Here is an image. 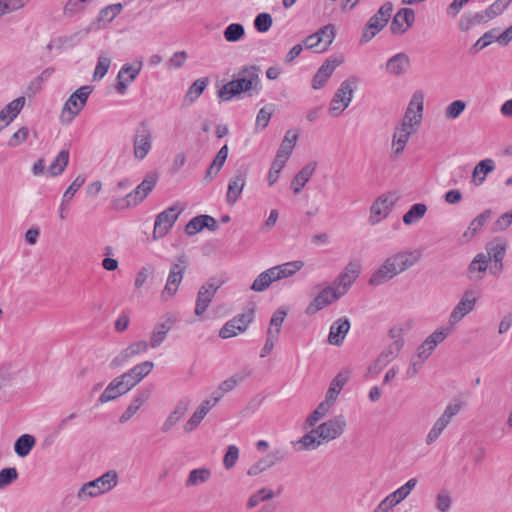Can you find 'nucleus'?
<instances>
[{
  "label": "nucleus",
  "instance_id": "nucleus-36",
  "mask_svg": "<svg viewBox=\"0 0 512 512\" xmlns=\"http://www.w3.org/2000/svg\"><path fill=\"white\" fill-rule=\"evenodd\" d=\"M173 323L174 321L168 318L167 321L159 323L155 326L150 336L149 346L151 348H157L165 341L167 334L172 328Z\"/></svg>",
  "mask_w": 512,
  "mask_h": 512
},
{
  "label": "nucleus",
  "instance_id": "nucleus-14",
  "mask_svg": "<svg viewBox=\"0 0 512 512\" xmlns=\"http://www.w3.org/2000/svg\"><path fill=\"white\" fill-rule=\"evenodd\" d=\"M253 320V312L239 314L227 321L219 331V337L228 339L237 335V332H244Z\"/></svg>",
  "mask_w": 512,
  "mask_h": 512
},
{
  "label": "nucleus",
  "instance_id": "nucleus-49",
  "mask_svg": "<svg viewBox=\"0 0 512 512\" xmlns=\"http://www.w3.org/2000/svg\"><path fill=\"white\" fill-rule=\"evenodd\" d=\"M274 112L275 104L273 103L266 104L264 107H262L256 116L255 130L257 131L258 129H265L268 126Z\"/></svg>",
  "mask_w": 512,
  "mask_h": 512
},
{
  "label": "nucleus",
  "instance_id": "nucleus-20",
  "mask_svg": "<svg viewBox=\"0 0 512 512\" xmlns=\"http://www.w3.org/2000/svg\"><path fill=\"white\" fill-rule=\"evenodd\" d=\"M154 368L152 361H144L132 367L127 372L119 376V379H123L124 382L128 383L130 390L134 388L142 379H144Z\"/></svg>",
  "mask_w": 512,
  "mask_h": 512
},
{
  "label": "nucleus",
  "instance_id": "nucleus-43",
  "mask_svg": "<svg viewBox=\"0 0 512 512\" xmlns=\"http://www.w3.org/2000/svg\"><path fill=\"white\" fill-rule=\"evenodd\" d=\"M69 162V151L66 149L61 150L55 159L52 161L47 169L50 176L55 177L65 170Z\"/></svg>",
  "mask_w": 512,
  "mask_h": 512
},
{
  "label": "nucleus",
  "instance_id": "nucleus-64",
  "mask_svg": "<svg viewBox=\"0 0 512 512\" xmlns=\"http://www.w3.org/2000/svg\"><path fill=\"white\" fill-rule=\"evenodd\" d=\"M289 456V453L286 449L283 448H277L268 453L265 456L266 462L269 464L270 467L281 463L285 461Z\"/></svg>",
  "mask_w": 512,
  "mask_h": 512
},
{
  "label": "nucleus",
  "instance_id": "nucleus-60",
  "mask_svg": "<svg viewBox=\"0 0 512 512\" xmlns=\"http://www.w3.org/2000/svg\"><path fill=\"white\" fill-rule=\"evenodd\" d=\"M287 161L281 155H276L268 173V184L272 186L279 178V174Z\"/></svg>",
  "mask_w": 512,
  "mask_h": 512
},
{
  "label": "nucleus",
  "instance_id": "nucleus-62",
  "mask_svg": "<svg viewBox=\"0 0 512 512\" xmlns=\"http://www.w3.org/2000/svg\"><path fill=\"white\" fill-rule=\"evenodd\" d=\"M19 474L15 467H7L0 470V489H4L17 480Z\"/></svg>",
  "mask_w": 512,
  "mask_h": 512
},
{
  "label": "nucleus",
  "instance_id": "nucleus-5",
  "mask_svg": "<svg viewBox=\"0 0 512 512\" xmlns=\"http://www.w3.org/2000/svg\"><path fill=\"white\" fill-rule=\"evenodd\" d=\"M393 12V5L391 2H385L379 10L368 20L365 28L363 29L360 43H368L374 38L388 23Z\"/></svg>",
  "mask_w": 512,
  "mask_h": 512
},
{
  "label": "nucleus",
  "instance_id": "nucleus-37",
  "mask_svg": "<svg viewBox=\"0 0 512 512\" xmlns=\"http://www.w3.org/2000/svg\"><path fill=\"white\" fill-rule=\"evenodd\" d=\"M149 392L139 391L119 418L120 423H125L133 417L140 407L148 400Z\"/></svg>",
  "mask_w": 512,
  "mask_h": 512
},
{
  "label": "nucleus",
  "instance_id": "nucleus-30",
  "mask_svg": "<svg viewBox=\"0 0 512 512\" xmlns=\"http://www.w3.org/2000/svg\"><path fill=\"white\" fill-rule=\"evenodd\" d=\"M488 259L484 253L477 254L468 266L467 275L470 280H481L488 268Z\"/></svg>",
  "mask_w": 512,
  "mask_h": 512
},
{
  "label": "nucleus",
  "instance_id": "nucleus-44",
  "mask_svg": "<svg viewBox=\"0 0 512 512\" xmlns=\"http://www.w3.org/2000/svg\"><path fill=\"white\" fill-rule=\"evenodd\" d=\"M276 282V278L274 276V272L269 268L263 272H261L256 279L253 281L252 285L250 286V289L255 292H263L269 286Z\"/></svg>",
  "mask_w": 512,
  "mask_h": 512
},
{
  "label": "nucleus",
  "instance_id": "nucleus-32",
  "mask_svg": "<svg viewBox=\"0 0 512 512\" xmlns=\"http://www.w3.org/2000/svg\"><path fill=\"white\" fill-rule=\"evenodd\" d=\"M212 408V400H204L190 419L185 423L184 431L186 433L194 431Z\"/></svg>",
  "mask_w": 512,
  "mask_h": 512
},
{
  "label": "nucleus",
  "instance_id": "nucleus-51",
  "mask_svg": "<svg viewBox=\"0 0 512 512\" xmlns=\"http://www.w3.org/2000/svg\"><path fill=\"white\" fill-rule=\"evenodd\" d=\"M211 476V471L207 468H198L190 471L189 476L186 480V486H197L205 483Z\"/></svg>",
  "mask_w": 512,
  "mask_h": 512
},
{
  "label": "nucleus",
  "instance_id": "nucleus-48",
  "mask_svg": "<svg viewBox=\"0 0 512 512\" xmlns=\"http://www.w3.org/2000/svg\"><path fill=\"white\" fill-rule=\"evenodd\" d=\"M347 380V376L343 375L342 373L338 374L331 382L330 387L326 393L325 400L333 405Z\"/></svg>",
  "mask_w": 512,
  "mask_h": 512
},
{
  "label": "nucleus",
  "instance_id": "nucleus-19",
  "mask_svg": "<svg viewBox=\"0 0 512 512\" xmlns=\"http://www.w3.org/2000/svg\"><path fill=\"white\" fill-rule=\"evenodd\" d=\"M142 69V62L131 64H124L117 75L116 90L119 94H124L128 86L137 78Z\"/></svg>",
  "mask_w": 512,
  "mask_h": 512
},
{
  "label": "nucleus",
  "instance_id": "nucleus-38",
  "mask_svg": "<svg viewBox=\"0 0 512 512\" xmlns=\"http://www.w3.org/2000/svg\"><path fill=\"white\" fill-rule=\"evenodd\" d=\"M417 483L418 480L416 478H411L404 485L390 493L386 498L393 506H396L408 497L411 491L416 487Z\"/></svg>",
  "mask_w": 512,
  "mask_h": 512
},
{
  "label": "nucleus",
  "instance_id": "nucleus-41",
  "mask_svg": "<svg viewBox=\"0 0 512 512\" xmlns=\"http://www.w3.org/2000/svg\"><path fill=\"white\" fill-rule=\"evenodd\" d=\"M448 426V407L444 410L441 417L434 423L432 428L430 429L427 437L426 444L431 445L438 440L440 435Z\"/></svg>",
  "mask_w": 512,
  "mask_h": 512
},
{
  "label": "nucleus",
  "instance_id": "nucleus-54",
  "mask_svg": "<svg viewBox=\"0 0 512 512\" xmlns=\"http://www.w3.org/2000/svg\"><path fill=\"white\" fill-rule=\"evenodd\" d=\"M207 85V78H200L194 81L185 95V100L191 103L194 102L204 92Z\"/></svg>",
  "mask_w": 512,
  "mask_h": 512
},
{
  "label": "nucleus",
  "instance_id": "nucleus-10",
  "mask_svg": "<svg viewBox=\"0 0 512 512\" xmlns=\"http://www.w3.org/2000/svg\"><path fill=\"white\" fill-rule=\"evenodd\" d=\"M345 294V290L337 288L333 283L323 288L305 309L307 315H314L325 307L336 302Z\"/></svg>",
  "mask_w": 512,
  "mask_h": 512
},
{
  "label": "nucleus",
  "instance_id": "nucleus-12",
  "mask_svg": "<svg viewBox=\"0 0 512 512\" xmlns=\"http://www.w3.org/2000/svg\"><path fill=\"white\" fill-rule=\"evenodd\" d=\"M222 283L216 281V279L211 278L205 284H203L196 297L195 302V314L197 316H201L209 307L212 302L216 292L220 289Z\"/></svg>",
  "mask_w": 512,
  "mask_h": 512
},
{
  "label": "nucleus",
  "instance_id": "nucleus-35",
  "mask_svg": "<svg viewBox=\"0 0 512 512\" xmlns=\"http://www.w3.org/2000/svg\"><path fill=\"white\" fill-rule=\"evenodd\" d=\"M304 267V262L295 260L271 267L276 281L293 276Z\"/></svg>",
  "mask_w": 512,
  "mask_h": 512
},
{
  "label": "nucleus",
  "instance_id": "nucleus-47",
  "mask_svg": "<svg viewBox=\"0 0 512 512\" xmlns=\"http://www.w3.org/2000/svg\"><path fill=\"white\" fill-rule=\"evenodd\" d=\"M297 139L298 135L296 133L292 134V131H287L276 155H281L282 159L287 161L295 147Z\"/></svg>",
  "mask_w": 512,
  "mask_h": 512
},
{
  "label": "nucleus",
  "instance_id": "nucleus-26",
  "mask_svg": "<svg viewBox=\"0 0 512 512\" xmlns=\"http://www.w3.org/2000/svg\"><path fill=\"white\" fill-rule=\"evenodd\" d=\"M403 346L401 339L393 341L385 350H383L375 362L370 366V370L374 369L376 372L382 370L387 366L400 352Z\"/></svg>",
  "mask_w": 512,
  "mask_h": 512
},
{
  "label": "nucleus",
  "instance_id": "nucleus-53",
  "mask_svg": "<svg viewBox=\"0 0 512 512\" xmlns=\"http://www.w3.org/2000/svg\"><path fill=\"white\" fill-rule=\"evenodd\" d=\"M245 35V28L240 23H231L223 31V36L227 42H237Z\"/></svg>",
  "mask_w": 512,
  "mask_h": 512
},
{
  "label": "nucleus",
  "instance_id": "nucleus-27",
  "mask_svg": "<svg viewBox=\"0 0 512 512\" xmlns=\"http://www.w3.org/2000/svg\"><path fill=\"white\" fill-rule=\"evenodd\" d=\"M350 330V321L347 317L337 319L332 323L328 335V343L340 346Z\"/></svg>",
  "mask_w": 512,
  "mask_h": 512
},
{
  "label": "nucleus",
  "instance_id": "nucleus-59",
  "mask_svg": "<svg viewBox=\"0 0 512 512\" xmlns=\"http://www.w3.org/2000/svg\"><path fill=\"white\" fill-rule=\"evenodd\" d=\"M111 65V59L108 56L100 55L93 73V80H101L108 72Z\"/></svg>",
  "mask_w": 512,
  "mask_h": 512
},
{
  "label": "nucleus",
  "instance_id": "nucleus-11",
  "mask_svg": "<svg viewBox=\"0 0 512 512\" xmlns=\"http://www.w3.org/2000/svg\"><path fill=\"white\" fill-rule=\"evenodd\" d=\"M92 90V86L85 85L73 92L64 104L62 117H64L65 112H68L70 114L68 122L72 121L86 105Z\"/></svg>",
  "mask_w": 512,
  "mask_h": 512
},
{
  "label": "nucleus",
  "instance_id": "nucleus-45",
  "mask_svg": "<svg viewBox=\"0 0 512 512\" xmlns=\"http://www.w3.org/2000/svg\"><path fill=\"white\" fill-rule=\"evenodd\" d=\"M427 212V206L424 203H415L403 215L405 225H412L421 220Z\"/></svg>",
  "mask_w": 512,
  "mask_h": 512
},
{
  "label": "nucleus",
  "instance_id": "nucleus-13",
  "mask_svg": "<svg viewBox=\"0 0 512 512\" xmlns=\"http://www.w3.org/2000/svg\"><path fill=\"white\" fill-rule=\"evenodd\" d=\"M397 197L394 194L379 196L370 208L369 222L372 225L378 224L386 218L396 203Z\"/></svg>",
  "mask_w": 512,
  "mask_h": 512
},
{
  "label": "nucleus",
  "instance_id": "nucleus-8",
  "mask_svg": "<svg viewBox=\"0 0 512 512\" xmlns=\"http://www.w3.org/2000/svg\"><path fill=\"white\" fill-rule=\"evenodd\" d=\"M183 210L184 207L180 203H175L159 213L154 223L153 238L156 240L166 236Z\"/></svg>",
  "mask_w": 512,
  "mask_h": 512
},
{
  "label": "nucleus",
  "instance_id": "nucleus-61",
  "mask_svg": "<svg viewBox=\"0 0 512 512\" xmlns=\"http://www.w3.org/2000/svg\"><path fill=\"white\" fill-rule=\"evenodd\" d=\"M331 406L332 404H330L326 400L321 402L317 406V408L308 416L306 423L309 426H314L317 421H319L323 416L326 415Z\"/></svg>",
  "mask_w": 512,
  "mask_h": 512
},
{
  "label": "nucleus",
  "instance_id": "nucleus-16",
  "mask_svg": "<svg viewBox=\"0 0 512 512\" xmlns=\"http://www.w3.org/2000/svg\"><path fill=\"white\" fill-rule=\"evenodd\" d=\"M247 175L248 168L241 166L230 179L226 193V201L228 204L234 205L240 198L243 188L246 185Z\"/></svg>",
  "mask_w": 512,
  "mask_h": 512
},
{
  "label": "nucleus",
  "instance_id": "nucleus-42",
  "mask_svg": "<svg viewBox=\"0 0 512 512\" xmlns=\"http://www.w3.org/2000/svg\"><path fill=\"white\" fill-rule=\"evenodd\" d=\"M415 132L416 129L403 127L402 125L396 129L393 135V145L396 146L395 154L398 155L403 152L410 136Z\"/></svg>",
  "mask_w": 512,
  "mask_h": 512
},
{
  "label": "nucleus",
  "instance_id": "nucleus-40",
  "mask_svg": "<svg viewBox=\"0 0 512 512\" xmlns=\"http://www.w3.org/2000/svg\"><path fill=\"white\" fill-rule=\"evenodd\" d=\"M495 169V162L491 158H486L484 160H481L473 170V179L476 185H481L484 181L486 176L494 171Z\"/></svg>",
  "mask_w": 512,
  "mask_h": 512
},
{
  "label": "nucleus",
  "instance_id": "nucleus-2",
  "mask_svg": "<svg viewBox=\"0 0 512 512\" xmlns=\"http://www.w3.org/2000/svg\"><path fill=\"white\" fill-rule=\"evenodd\" d=\"M260 69L258 66L243 67L239 72V77L224 84L218 91V96L223 101H230L234 96H237L243 92L254 91L256 94L259 93Z\"/></svg>",
  "mask_w": 512,
  "mask_h": 512
},
{
  "label": "nucleus",
  "instance_id": "nucleus-52",
  "mask_svg": "<svg viewBox=\"0 0 512 512\" xmlns=\"http://www.w3.org/2000/svg\"><path fill=\"white\" fill-rule=\"evenodd\" d=\"M24 105L25 97L21 96L8 103L1 110V112H4L5 116H7V123H11L14 120V118L17 117V115L20 113Z\"/></svg>",
  "mask_w": 512,
  "mask_h": 512
},
{
  "label": "nucleus",
  "instance_id": "nucleus-22",
  "mask_svg": "<svg viewBox=\"0 0 512 512\" xmlns=\"http://www.w3.org/2000/svg\"><path fill=\"white\" fill-rule=\"evenodd\" d=\"M149 344L145 340L137 341L135 343L130 344L127 348L122 350L117 356L113 358L110 363V367L115 369L119 366H122L126 363L130 358L145 353L148 350Z\"/></svg>",
  "mask_w": 512,
  "mask_h": 512
},
{
  "label": "nucleus",
  "instance_id": "nucleus-17",
  "mask_svg": "<svg viewBox=\"0 0 512 512\" xmlns=\"http://www.w3.org/2000/svg\"><path fill=\"white\" fill-rule=\"evenodd\" d=\"M479 291L475 289H469L465 291L462 295L458 304L454 307L453 311L450 313V319L454 321H460L464 318L468 313H470L479 298Z\"/></svg>",
  "mask_w": 512,
  "mask_h": 512
},
{
  "label": "nucleus",
  "instance_id": "nucleus-21",
  "mask_svg": "<svg viewBox=\"0 0 512 512\" xmlns=\"http://www.w3.org/2000/svg\"><path fill=\"white\" fill-rule=\"evenodd\" d=\"M411 62L409 56L400 52L390 57L385 63L384 69L388 75L401 76L404 75L410 68Z\"/></svg>",
  "mask_w": 512,
  "mask_h": 512
},
{
  "label": "nucleus",
  "instance_id": "nucleus-39",
  "mask_svg": "<svg viewBox=\"0 0 512 512\" xmlns=\"http://www.w3.org/2000/svg\"><path fill=\"white\" fill-rule=\"evenodd\" d=\"M36 444V439L31 434H23L14 443V451L18 457L28 456Z\"/></svg>",
  "mask_w": 512,
  "mask_h": 512
},
{
  "label": "nucleus",
  "instance_id": "nucleus-58",
  "mask_svg": "<svg viewBox=\"0 0 512 512\" xmlns=\"http://www.w3.org/2000/svg\"><path fill=\"white\" fill-rule=\"evenodd\" d=\"M156 185V179L150 177L144 179L133 191L136 199L140 202L144 200Z\"/></svg>",
  "mask_w": 512,
  "mask_h": 512
},
{
  "label": "nucleus",
  "instance_id": "nucleus-56",
  "mask_svg": "<svg viewBox=\"0 0 512 512\" xmlns=\"http://www.w3.org/2000/svg\"><path fill=\"white\" fill-rule=\"evenodd\" d=\"M85 181H86V178L83 175H78L73 180V182L69 185V187L66 189V191L63 194L61 208H63V206L65 204H68L71 201V199L73 198L75 193L82 187V185L85 183Z\"/></svg>",
  "mask_w": 512,
  "mask_h": 512
},
{
  "label": "nucleus",
  "instance_id": "nucleus-9",
  "mask_svg": "<svg viewBox=\"0 0 512 512\" xmlns=\"http://www.w3.org/2000/svg\"><path fill=\"white\" fill-rule=\"evenodd\" d=\"M152 149V131L146 120L141 121L133 135V155L137 160H143Z\"/></svg>",
  "mask_w": 512,
  "mask_h": 512
},
{
  "label": "nucleus",
  "instance_id": "nucleus-18",
  "mask_svg": "<svg viewBox=\"0 0 512 512\" xmlns=\"http://www.w3.org/2000/svg\"><path fill=\"white\" fill-rule=\"evenodd\" d=\"M346 427L344 416L339 415L320 424L317 429L322 441L328 442L339 437Z\"/></svg>",
  "mask_w": 512,
  "mask_h": 512
},
{
  "label": "nucleus",
  "instance_id": "nucleus-3",
  "mask_svg": "<svg viewBox=\"0 0 512 512\" xmlns=\"http://www.w3.org/2000/svg\"><path fill=\"white\" fill-rule=\"evenodd\" d=\"M448 335V328L443 327L429 335L417 348L416 355L412 357L407 375L413 377L422 368L424 361L430 356L435 347L443 342Z\"/></svg>",
  "mask_w": 512,
  "mask_h": 512
},
{
  "label": "nucleus",
  "instance_id": "nucleus-63",
  "mask_svg": "<svg viewBox=\"0 0 512 512\" xmlns=\"http://www.w3.org/2000/svg\"><path fill=\"white\" fill-rule=\"evenodd\" d=\"M272 17L269 13H259L254 19V27L260 33L267 32L272 26Z\"/></svg>",
  "mask_w": 512,
  "mask_h": 512
},
{
  "label": "nucleus",
  "instance_id": "nucleus-15",
  "mask_svg": "<svg viewBox=\"0 0 512 512\" xmlns=\"http://www.w3.org/2000/svg\"><path fill=\"white\" fill-rule=\"evenodd\" d=\"M423 95L415 93L409 102L401 125L403 127L416 129L421 123L423 112Z\"/></svg>",
  "mask_w": 512,
  "mask_h": 512
},
{
  "label": "nucleus",
  "instance_id": "nucleus-33",
  "mask_svg": "<svg viewBox=\"0 0 512 512\" xmlns=\"http://www.w3.org/2000/svg\"><path fill=\"white\" fill-rule=\"evenodd\" d=\"M317 167L316 162H310L305 165L293 178L291 182V188L294 194H299L302 188L306 185V183L310 180L313 175L315 169Z\"/></svg>",
  "mask_w": 512,
  "mask_h": 512
},
{
  "label": "nucleus",
  "instance_id": "nucleus-55",
  "mask_svg": "<svg viewBox=\"0 0 512 512\" xmlns=\"http://www.w3.org/2000/svg\"><path fill=\"white\" fill-rule=\"evenodd\" d=\"M316 34H318L319 37L322 38V48L317 50V52H323L328 49V47L333 42L336 32H335V26L333 24H328L320 28Z\"/></svg>",
  "mask_w": 512,
  "mask_h": 512
},
{
  "label": "nucleus",
  "instance_id": "nucleus-46",
  "mask_svg": "<svg viewBox=\"0 0 512 512\" xmlns=\"http://www.w3.org/2000/svg\"><path fill=\"white\" fill-rule=\"evenodd\" d=\"M488 262L494 260L496 264L500 263V270L503 269V259L506 252V244L504 243H489L486 246Z\"/></svg>",
  "mask_w": 512,
  "mask_h": 512
},
{
  "label": "nucleus",
  "instance_id": "nucleus-4",
  "mask_svg": "<svg viewBox=\"0 0 512 512\" xmlns=\"http://www.w3.org/2000/svg\"><path fill=\"white\" fill-rule=\"evenodd\" d=\"M118 484V473L109 470L99 478L89 481L81 486L77 498L81 501L100 496L112 490Z\"/></svg>",
  "mask_w": 512,
  "mask_h": 512
},
{
  "label": "nucleus",
  "instance_id": "nucleus-31",
  "mask_svg": "<svg viewBox=\"0 0 512 512\" xmlns=\"http://www.w3.org/2000/svg\"><path fill=\"white\" fill-rule=\"evenodd\" d=\"M189 408L188 400H181L177 403L174 410L169 414V416L164 421L161 430L164 433L169 432L186 414Z\"/></svg>",
  "mask_w": 512,
  "mask_h": 512
},
{
  "label": "nucleus",
  "instance_id": "nucleus-1",
  "mask_svg": "<svg viewBox=\"0 0 512 512\" xmlns=\"http://www.w3.org/2000/svg\"><path fill=\"white\" fill-rule=\"evenodd\" d=\"M419 259L416 252H400L396 253L383 262V264L376 269L368 284L374 287L383 285L395 276L414 266Z\"/></svg>",
  "mask_w": 512,
  "mask_h": 512
},
{
  "label": "nucleus",
  "instance_id": "nucleus-23",
  "mask_svg": "<svg viewBox=\"0 0 512 512\" xmlns=\"http://www.w3.org/2000/svg\"><path fill=\"white\" fill-rule=\"evenodd\" d=\"M414 20V11L410 8H402L393 17L390 30L393 34H403L412 26Z\"/></svg>",
  "mask_w": 512,
  "mask_h": 512
},
{
  "label": "nucleus",
  "instance_id": "nucleus-25",
  "mask_svg": "<svg viewBox=\"0 0 512 512\" xmlns=\"http://www.w3.org/2000/svg\"><path fill=\"white\" fill-rule=\"evenodd\" d=\"M128 391H130L128 383L124 382L123 379H119V376H118V377L114 378L108 384V386L105 388V390L99 396L98 402L103 404V403L115 400L119 396L126 394Z\"/></svg>",
  "mask_w": 512,
  "mask_h": 512
},
{
  "label": "nucleus",
  "instance_id": "nucleus-7",
  "mask_svg": "<svg viewBox=\"0 0 512 512\" xmlns=\"http://www.w3.org/2000/svg\"><path fill=\"white\" fill-rule=\"evenodd\" d=\"M176 260L177 263L171 266L166 284L161 293V299L163 301H168L176 294L188 266L187 257L185 255L178 256Z\"/></svg>",
  "mask_w": 512,
  "mask_h": 512
},
{
  "label": "nucleus",
  "instance_id": "nucleus-57",
  "mask_svg": "<svg viewBox=\"0 0 512 512\" xmlns=\"http://www.w3.org/2000/svg\"><path fill=\"white\" fill-rule=\"evenodd\" d=\"M299 442L302 444L304 449L312 450L317 448L321 444L322 440L319 435V431L316 428L302 436Z\"/></svg>",
  "mask_w": 512,
  "mask_h": 512
},
{
  "label": "nucleus",
  "instance_id": "nucleus-29",
  "mask_svg": "<svg viewBox=\"0 0 512 512\" xmlns=\"http://www.w3.org/2000/svg\"><path fill=\"white\" fill-rule=\"evenodd\" d=\"M337 66L338 62L336 60L325 61L313 76L312 87L314 89L322 88L331 77Z\"/></svg>",
  "mask_w": 512,
  "mask_h": 512
},
{
  "label": "nucleus",
  "instance_id": "nucleus-28",
  "mask_svg": "<svg viewBox=\"0 0 512 512\" xmlns=\"http://www.w3.org/2000/svg\"><path fill=\"white\" fill-rule=\"evenodd\" d=\"M359 273L360 265L357 262H349L348 265L345 267V270L338 275L333 284L337 288L345 290L346 293L348 288L359 276Z\"/></svg>",
  "mask_w": 512,
  "mask_h": 512
},
{
  "label": "nucleus",
  "instance_id": "nucleus-24",
  "mask_svg": "<svg viewBox=\"0 0 512 512\" xmlns=\"http://www.w3.org/2000/svg\"><path fill=\"white\" fill-rule=\"evenodd\" d=\"M204 228L215 231L218 228L217 221L210 215L201 214L193 217L185 226V233L189 236L195 235Z\"/></svg>",
  "mask_w": 512,
  "mask_h": 512
},
{
  "label": "nucleus",
  "instance_id": "nucleus-34",
  "mask_svg": "<svg viewBox=\"0 0 512 512\" xmlns=\"http://www.w3.org/2000/svg\"><path fill=\"white\" fill-rule=\"evenodd\" d=\"M122 10L123 5L121 3L110 4L102 8L95 20L97 28L106 27L121 13Z\"/></svg>",
  "mask_w": 512,
  "mask_h": 512
},
{
  "label": "nucleus",
  "instance_id": "nucleus-6",
  "mask_svg": "<svg viewBox=\"0 0 512 512\" xmlns=\"http://www.w3.org/2000/svg\"><path fill=\"white\" fill-rule=\"evenodd\" d=\"M356 84L355 77H350L340 84L330 102L329 113L331 116H339L349 106Z\"/></svg>",
  "mask_w": 512,
  "mask_h": 512
},
{
  "label": "nucleus",
  "instance_id": "nucleus-50",
  "mask_svg": "<svg viewBox=\"0 0 512 512\" xmlns=\"http://www.w3.org/2000/svg\"><path fill=\"white\" fill-rule=\"evenodd\" d=\"M251 375L250 369H245L241 373H236L230 378L224 380L219 385V390H221L224 394L232 391L240 382L244 381L246 377Z\"/></svg>",
  "mask_w": 512,
  "mask_h": 512
}]
</instances>
